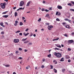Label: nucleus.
Listing matches in <instances>:
<instances>
[{
	"mask_svg": "<svg viewBox=\"0 0 74 74\" xmlns=\"http://www.w3.org/2000/svg\"><path fill=\"white\" fill-rule=\"evenodd\" d=\"M68 21H69V22H71V20H68Z\"/></svg>",
	"mask_w": 74,
	"mask_h": 74,
	"instance_id": "e2e57ef3",
	"label": "nucleus"
},
{
	"mask_svg": "<svg viewBox=\"0 0 74 74\" xmlns=\"http://www.w3.org/2000/svg\"><path fill=\"white\" fill-rule=\"evenodd\" d=\"M10 56H14V55H13V53H12L10 54L9 55Z\"/></svg>",
	"mask_w": 74,
	"mask_h": 74,
	"instance_id": "4be33fe9",
	"label": "nucleus"
},
{
	"mask_svg": "<svg viewBox=\"0 0 74 74\" xmlns=\"http://www.w3.org/2000/svg\"><path fill=\"white\" fill-rule=\"evenodd\" d=\"M41 68H44V66L42 65L41 66Z\"/></svg>",
	"mask_w": 74,
	"mask_h": 74,
	"instance_id": "6e6d98bb",
	"label": "nucleus"
},
{
	"mask_svg": "<svg viewBox=\"0 0 74 74\" xmlns=\"http://www.w3.org/2000/svg\"><path fill=\"white\" fill-rule=\"evenodd\" d=\"M30 1H29V2H28L27 3V4L26 5V6H27L28 7H29V4H30Z\"/></svg>",
	"mask_w": 74,
	"mask_h": 74,
	"instance_id": "f8f14e48",
	"label": "nucleus"
},
{
	"mask_svg": "<svg viewBox=\"0 0 74 74\" xmlns=\"http://www.w3.org/2000/svg\"><path fill=\"white\" fill-rule=\"evenodd\" d=\"M66 24L67 23H62L63 25H64V26H65L66 28H67V29H71V27H70V25H69Z\"/></svg>",
	"mask_w": 74,
	"mask_h": 74,
	"instance_id": "f257e3e1",
	"label": "nucleus"
},
{
	"mask_svg": "<svg viewBox=\"0 0 74 74\" xmlns=\"http://www.w3.org/2000/svg\"><path fill=\"white\" fill-rule=\"evenodd\" d=\"M54 55L56 56V57L57 58H61V57L62 56V54H61L59 53H57L56 52L54 53Z\"/></svg>",
	"mask_w": 74,
	"mask_h": 74,
	"instance_id": "f03ea898",
	"label": "nucleus"
},
{
	"mask_svg": "<svg viewBox=\"0 0 74 74\" xmlns=\"http://www.w3.org/2000/svg\"><path fill=\"white\" fill-rule=\"evenodd\" d=\"M7 12V11L3 12L2 13V14H6Z\"/></svg>",
	"mask_w": 74,
	"mask_h": 74,
	"instance_id": "c756f323",
	"label": "nucleus"
},
{
	"mask_svg": "<svg viewBox=\"0 0 74 74\" xmlns=\"http://www.w3.org/2000/svg\"><path fill=\"white\" fill-rule=\"evenodd\" d=\"M65 21H69V19H67V18H65Z\"/></svg>",
	"mask_w": 74,
	"mask_h": 74,
	"instance_id": "79ce46f5",
	"label": "nucleus"
},
{
	"mask_svg": "<svg viewBox=\"0 0 74 74\" xmlns=\"http://www.w3.org/2000/svg\"><path fill=\"white\" fill-rule=\"evenodd\" d=\"M13 74H16V73H15V72H14L13 73Z\"/></svg>",
	"mask_w": 74,
	"mask_h": 74,
	"instance_id": "774afa93",
	"label": "nucleus"
},
{
	"mask_svg": "<svg viewBox=\"0 0 74 74\" xmlns=\"http://www.w3.org/2000/svg\"><path fill=\"white\" fill-rule=\"evenodd\" d=\"M70 11H73V12H74V9H70Z\"/></svg>",
	"mask_w": 74,
	"mask_h": 74,
	"instance_id": "cd10ccee",
	"label": "nucleus"
},
{
	"mask_svg": "<svg viewBox=\"0 0 74 74\" xmlns=\"http://www.w3.org/2000/svg\"><path fill=\"white\" fill-rule=\"evenodd\" d=\"M16 7H14L13 8V10H15V9H16Z\"/></svg>",
	"mask_w": 74,
	"mask_h": 74,
	"instance_id": "603ef678",
	"label": "nucleus"
},
{
	"mask_svg": "<svg viewBox=\"0 0 74 74\" xmlns=\"http://www.w3.org/2000/svg\"><path fill=\"white\" fill-rule=\"evenodd\" d=\"M53 63H55V64H56L58 63V62L56 61V60H53Z\"/></svg>",
	"mask_w": 74,
	"mask_h": 74,
	"instance_id": "6ab92c4d",
	"label": "nucleus"
},
{
	"mask_svg": "<svg viewBox=\"0 0 74 74\" xmlns=\"http://www.w3.org/2000/svg\"><path fill=\"white\" fill-rule=\"evenodd\" d=\"M5 3H1V5L2 8L4 9L5 8Z\"/></svg>",
	"mask_w": 74,
	"mask_h": 74,
	"instance_id": "7ed1b4c3",
	"label": "nucleus"
},
{
	"mask_svg": "<svg viewBox=\"0 0 74 74\" xmlns=\"http://www.w3.org/2000/svg\"><path fill=\"white\" fill-rule=\"evenodd\" d=\"M0 24L1 26H2V27H5V26L3 25H4V23H1Z\"/></svg>",
	"mask_w": 74,
	"mask_h": 74,
	"instance_id": "9d476101",
	"label": "nucleus"
},
{
	"mask_svg": "<svg viewBox=\"0 0 74 74\" xmlns=\"http://www.w3.org/2000/svg\"><path fill=\"white\" fill-rule=\"evenodd\" d=\"M29 42V40H27V41H25L24 42V44H27V43H28V42Z\"/></svg>",
	"mask_w": 74,
	"mask_h": 74,
	"instance_id": "aec40b11",
	"label": "nucleus"
},
{
	"mask_svg": "<svg viewBox=\"0 0 74 74\" xmlns=\"http://www.w3.org/2000/svg\"><path fill=\"white\" fill-rule=\"evenodd\" d=\"M59 38H58L56 39H53V41H57V40H59Z\"/></svg>",
	"mask_w": 74,
	"mask_h": 74,
	"instance_id": "f3484780",
	"label": "nucleus"
},
{
	"mask_svg": "<svg viewBox=\"0 0 74 74\" xmlns=\"http://www.w3.org/2000/svg\"><path fill=\"white\" fill-rule=\"evenodd\" d=\"M28 34H29V33H27L26 34H25V36H27V35Z\"/></svg>",
	"mask_w": 74,
	"mask_h": 74,
	"instance_id": "72a5a7b5",
	"label": "nucleus"
},
{
	"mask_svg": "<svg viewBox=\"0 0 74 74\" xmlns=\"http://www.w3.org/2000/svg\"><path fill=\"white\" fill-rule=\"evenodd\" d=\"M68 51H71V49H70V48H68Z\"/></svg>",
	"mask_w": 74,
	"mask_h": 74,
	"instance_id": "a19ab883",
	"label": "nucleus"
},
{
	"mask_svg": "<svg viewBox=\"0 0 74 74\" xmlns=\"http://www.w3.org/2000/svg\"><path fill=\"white\" fill-rule=\"evenodd\" d=\"M42 61L43 62H45V59H43L42 60Z\"/></svg>",
	"mask_w": 74,
	"mask_h": 74,
	"instance_id": "13d9d810",
	"label": "nucleus"
},
{
	"mask_svg": "<svg viewBox=\"0 0 74 74\" xmlns=\"http://www.w3.org/2000/svg\"><path fill=\"white\" fill-rule=\"evenodd\" d=\"M56 45L57 47H58L59 48H62V47L60 45Z\"/></svg>",
	"mask_w": 74,
	"mask_h": 74,
	"instance_id": "ddd939ff",
	"label": "nucleus"
},
{
	"mask_svg": "<svg viewBox=\"0 0 74 74\" xmlns=\"http://www.w3.org/2000/svg\"><path fill=\"white\" fill-rule=\"evenodd\" d=\"M64 58H62L61 59V60H60V62H63L64 61Z\"/></svg>",
	"mask_w": 74,
	"mask_h": 74,
	"instance_id": "dca6fc26",
	"label": "nucleus"
},
{
	"mask_svg": "<svg viewBox=\"0 0 74 74\" xmlns=\"http://www.w3.org/2000/svg\"><path fill=\"white\" fill-rule=\"evenodd\" d=\"M58 14H59V12H57L56 14V15H58Z\"/></svg>",
	"mask_w": 74,
	"mask_h": 74,
	"instance_id": "c9c22d12",
	"label": "nucleus"
},
{
	"mask_svg": "<svg viewBox=\"0 0 74 74\" xmlns=\"http://www.w3.org/2000/svg\"><path fill=\"white\" fill-rule=\"evenodd\" d=\"M68 62H69V63H70V62H71V60H68Z\"/></svg>",
	"mask_w": 74,
	"mask_h": 74,
	"instance_id": "864d4df0",
	"label": "nucleus"
},
{
	"mask_svg": "<svg viewBox=\"0 0 74 74\" xmlns=\"http://www.w3.org/2000/svg\"><path fill=\"white\" fill-rule=\"evenodd\" d=\"M64 36H65V37H67V36H68L66 34H65L64 35Z\"/></svg>",
	"mask_w": 74,
	"mask_h": 74,
	"instance_id": "4d7b16f0",
	"label": "nucleus"
},
{
	"mask_svg": "<svg viewBox=\"0 0 74 74\" xmlns=\"http://www.w3.org/2000/svg\"><path fill=\"white\" fill-rule=\"evenodd\" d=\"M33 36H34V37H36V34H34L33 35Z\"/></svg>",
	"mask_w": 74,
	"mask_h": 74,
	"instance_id": "680f3d73",
	"label": "nucleus"
},
{
	"mask_svg": "<svg viewBox=\"0 0 74 74\" xmlns=\"http://www.w3.org/2000/svg\"><path fill=\"white\" fill-rule=\"evenodd\" d=\"M24 8H25V7H24L23 8H19L18 9H17L16 10V11H19V10H24Z\"/></svg>",
	"mask_w": 74,
	"mask_h": 74,
	"instance_id": "1a4fd4ad",
	"label": "nucleus"
},
{
	"mask_svg": "<svg viewBox=\"0 0 74 74\" xmlns=\"http://www.w3.org/2000/svg\"><path fill=\"white\" fill-rule=\"evenodd\" d=\"M18 53H19V52L18 51H16L15 52V53H16V54Z\"/></svg>",
	"mask_w": 74,
	"mask_h": 74,
	"instance_id": "49530a36",
	"label": "nucleus"
},
{
	"mask_svg": "<svg viewBox=\"0 0 74 74\" xmlns=\"http://www.w3.org/2000/svg\"><path fill=\"white\" fill-rule=\"evenodd\" d=\"M29 30V28H27L25 30V32H27Z\"/></svg>",
	"mask_w": 74,
	"mask_h": 74,
	"instance_id": "de8ad7c7",
	"label": "nucleus"
},
{
	"mask_svg": "<svg viewBox=\"0 0 74 74\" xmlns=\"http://www.w3.org/2000/svg\"><path fill=\"white\" fill-rule=\"evenodd\" d=\"M71 3H72V4H73V5L74 4V2L72 1H71Z\"/></svg>",
	"mask_w": 74,
	"mask_h": 74,
	"instance_id": "5fc2aeb1",
	"label": "nucleus"
},
{
	"mask_svg": "<svg viewBox=\"0 0 74 74\" xmlns=\"http://www.w3.org/2000/svg\"><path fill=\"white\" fill-rule=\"evenodd\" d=\"M56 21H60V19L58 18H57L56 19Z\"/></svg>",
	"mask_w": 74,
	"mask_h": 74,
	"instance_id": "473e14b6",
	"label": "nucleus"
},
{
	"mask_svg": "<svg viewBox=\"0 0 74 74\" xmlns=\"http://www.w3.org/2000/svg\"><path fill=\"white\" fill-rule=\"evenodd\" d=\"M57 8L58 9H59L60 10H62V6H59V5L57 6Z\"/></svg>",
	"mask_w": 74,
	"mask_h": 74,
	"instance_id": "6e6552de",
	"label": "nucleus"
},
{
	"mask_svg": "<svg viewBox=\"0 0 74 74\" xmlns=\"http://www.w3.org/2000/svg\"><path fill=\"white\" fill-rule=\"evenodd\" d=\"M47 56L48 58H51V54H50L49 55H48Z\"/></svg>",
	"mask_w": 74,
	"mask_h": 74,
	"instance_id": "b1692460",
	"label": "nucleus"
},
{
	"mask_svg": "<svg viewBox=\"0 0 74 74\" xmlns=\"http://www.w3.org/2000/svg\"><path fill=\"white\" fill-rule=\"evenodd\" d=\"M23 4H24V2L23 1H21L19 5L20 7H22V6Z\"/></svg>",
	"mask_w": 74,
	"mask_h": 74,
	"instance_id": "423d86ee",
	"label": "nucleus"
},
{
	"mask_svg": "<svg viewBox=\"0 0 74 74\" xmlns=\"http://www.w3.org/2000/svg\"><path fill=\"white\" fill-rule=\"evenodd\" d=\"M71 34H72V35H73V34H74V32H72Z\"/></svg>",
	"mask_w": 74,
	"mask_h": 74,
	"instance_id": "338daca9",
	"label": "nucleus"
},
{
	"mask_svg": "<svg viewBox=\"0 0 74 74\" xmlns=\"http://www.w3.org/2000/svg\"><path fill=\"white\" fill-rule=\"evenodd\" d=\"M49 10H52V8H50L49 9Z\"/></svg>",
	"mask_w": 74,
	"mask_h": 74,
	"instance_id": "0e129e2a",
	"label": "nucleus"
},
{
	"mask_svg": "<svg viewBox=\"0 0 74 74\" xmlns=\"http://www.w3.org/2000/svg\"><path fill=\"white\" fill-rule=\"evenodd\" d=\"M41 10L42 11H44L45 10V9H44V8H42V9Z\"/></svg>",
	"mask_w": 74,
	"mask_h": 74,
	"instance_id": "3c124183",
	"label": "nucleus"
},
{
	"mask_svg": "<svg viewBox=\"0 0 74 74\" xmlns=\"http://www.w3.org/2000/svg\"><path fill=\"white\" fill-rule=\"evenodd\" d=\"M64 71H65V69H64L62 70V73H64Z\"/></svg>",
	"mask_w": 74,
	"mask_h": 74,
	"instance_id": "5701e85b",
	"label": "nucleus"
},
{
	"mask_svg": "<svg viewBox=\"0 0 74 74\" xmlns=\"http://www.w3.org/2000/svg\"><path fill=\"white\" fill-rule=\"evenodd\" d=\"M67 42L68 44H71V43L74 42V41L73 40H69Z\"/></svg>",
	"mask_w": 74,
	"mask_h": 74,
	"instance_id": "39448f33",
	"label": "nucleus"
},
{
	"mask_svg": "<svg viewBox=\"0 0 74 74\" xmlns=\"http://www.w3.org/2000/svg\"><path fill=\"white\" fill-rule=\"evenodd\" d=\"M54 49H55V50H59V49H59V48H57L56 47Z\"/></svg>",
	"mask_w": 74,
	"mask_h": 74,
	"instance_id": "7c9ffc66",
	"label": "nucleus"
},
{
	"mask_svg": "<svg viewBox=\"0 0 74 74\" xmlns=\"http://www.w3.org/2000/svg\"><path fill=\"white\" fill-rule=\"evenodd\" d=\"M45 16L46 17H48V16H49V14H47Z\"/></svg>",
	"mask_w": 74,
	"mask_h": 74,
	"instance_id": "37998d69",
	"label": "nucleus"
},
{
	"mask_svg": "<svg viewBox=\"0 0 74 74\" xmlns=\"http://www.w3.org/2000/svg\"><path fill=\"white\" fill-rule=\"evenodd\" d=\"M45 11L46 12H49V10H47V9H46V10H45Z\"/></svg>",
	"mask_w": 74,
	"mask_h": 74,
	"instance_id": "e433bc0d",
	"label": "nucleus"
},
{
	"mask_svg": "<svg viewBox=\"0 0 74 74\" xmlns=\"http://www.w3.org/2000/svg\"><path fill=\"white\" fill-rule=\"evenodd\" d=\"M18 49L19 51H22V49L21 48H20Z\"/></svg>",
	"mask_w": 74,
	"mask_h": 74,
	"instance_id": "58836bf2",
	"label": "nucleus"
},
{
	"mask_svg": "<svg viewBox=\"0 0 74 74\" xmlns=\"http://www.w3.org/2000/svg\"><path fill=\"white\" fill-rule=\"evenodd\" d=\"M19 35L20 36H22V33H20L19 34Z\"/></svg>",
	"mask_w": 74,
	"mask_h": 74,
	"instance_id": "09e8293b",
	"label": "nucleus"
},
{
	"mask_svg": "<svg viewBox=\"0 0 74 74\" xmlns=\"http://www.w3.org/2000/svg\"><path fill=\"white\" fill-rule=\"evenodd\" d=\"M14 15H15V16H17L18 15V13H17V12H15Z\"/></svg>",
	"mask_w": 74,
	"mask_h": 74,
	"instance_id": "393cba45",
	"label": "nucleus"
},
{
	"mask_svg": "<svg viewBox=\"0 0 74 74\" xmlns=\"http://www.w3.org/2000/svg\"><path fill=\"white\" fill-rule=\"evenodd\" d=\"M24 51L25 52H27V50L25 49Z\"/></svg>",
	"mask_w": 74,
	"mask_h": 74,
	"instance_id": "69168bd1",
	"label": "nucleus"
},
{
	"mask_svg": "<svg viewBox=\"0 0 74 74\" xmlns=\"http://www.w3.org/2000/svg\"><path fill=\"white\" fill-rule=\"evenodd\" d=\"M61 15V13H59L58 14V16H60Z\"/></svg>",
	"mask_w": 74,
	"mask_h": 74,
	"instance_id": "8fccbe9b",
	"label": "nucleus"
},
{
	"mask_svg": "<svg viewBox=\"0 0 74 74\" xmlns=\"http://www.w3.org/2000/svg\"><path fill=\"white\" fill-rule=\"evenodd\" d=\"M27 38H26L25 39H23L22 40V41H26V40H27Z\"/></svg>",
	"mask_w": 74,
	"mask_h": 74,
	"instance_id": "412c9836",
	"label": "nucleus"
},
{
	"mask_svg": "<svg viewBox=\"0 0 74 74\" xmlns=\"http://www.w3.org/2000/svg\"><path fill=\"white\" fill-rule=\"evenodd\" d=\"M50 67H51V68L50 69H53V66L51 65Z\"/></svg>",
	"mask_w": 74,
	"mask_h": 74,
	"instance_id": "bb28decb",
	"label": "nucleus"
},
{
	"mask_svg": "<svg viewBox=\"0 0 74 74\" xmlns=\"http://www.w3.org/2000/svg\"><path fill=\"white\" fill-rule=\"evenodd\" d=\"M32 45V43H29L27 44V46H29V45Z\"/></svg>",
	"mask_w": 74,
	"mask_h": 74,
	"instance_id": "2eb2a0df",
	"label": "nucleus"
},
{
	"mask_svg": "<svg viewBox=\"0 0 74 74\" xmlns=\"http://www.w3.org/2000/svg\"><path fill=\"white\" fill-rule=\"evenodd\" d=\"M8 15H3L2 16V17H4V18H8Z\"/></svg>",
	"mask_w": 74,
	"mask_h": 74,
	"instance_id": "9b49d317",
	"label": "nucleus"
},
{
	"mask_svg": "<svg viewBox=\"0 0 74 74\" xmlns=\"http://www.w3.org/2000/svg\"><path fill=\"white\" fill-rule=\"evenodd\" d=\"M18 59H22V58H21V57H19V58H18Z\"/></svg>",
	"mask_w": 74,
	"mask_h": 74,
	"instance_id": "052dcab7",
	"label": "nucleus"
},
{
	"mask_svg": "<svg viewBox=\"0 0 74 74\" xmlns=\"http://www.w3.org/2000/svg\"><path fill=\"white\" fill-rule=\"evenodd\" d=\"M53 27L52 25L49 26L48 27V29L49 30H51L52 28H53Z\"/></svg>",
	"mask_w": 74,
	"mask_h": 74,
	"instance_id": "20e7f679",
	"label": "nucleus"
},
{
	"mask_svg": "<svg viewBox=\"0 0 74 74\" xmlns=\"http://www.w3.org/2000/svg\"><path fill=\"white\" fill-rule=\"evenodd\" d=\"M45 25H48V26H49V23H46Z\"/></svg>",
	"mask_w": 74,
	"mask_h": 74,
	"instance_id": "ea45409f",
	"label": "nucleus"
},
{
	"mask_svg": "<svg viewBox=\"0 0 74 74\" xmlns=\"http://www.w3.org/2000/svg\"><path fill=\"white\" fill-rule=\"evenodd\" d=\"M19 32H21V31H18L16 32V33H19Z\"/></svg>",
	"mask_w": 74,
	"mask_h": 74,
	"instance_id": "f704fd0d",
	"label": "nucleus"
},
{
	"mask_svg": "<svg viewBox=\"0 0 74 74\" xmlns=\"http://www.w3.org/2000/svg\"><path fill=\"white\" fill-rule=\"evenodd\" d=\"M41 21V18H39V20H38V22H40Z\"/></svg>",
	"mask_w": 74,
	"mask_h": 74,
	"instance_id": "2f4dec72",
	"label": "nucleus"
},
{
	"mask_svg": "<svg viewBox=\"0 0 74 74\" xmlns=\"http://www.w3.org/2000/svg\"><path fill=\"white\" fill-rule=\"evenodd\" d=\"M5 67H9L10 66V65H6L5 66Z\"/></svg>",
	"mask_w": 74,
	"mask_h": 74,
	"instance_id": "4c0bfd02",
	"label": "nucleus"
},
{
	"mask_svg": "<svg viewBox=\"0 0 74 74\" xmlns=\"http://www.w3.org/2000/svg\"><path fill=\"white\" fill-rule=\"evenodd\" d=\"M71 5H72V4L70 3H68V5H69V6H71Z\"/></svg>",
	"mask_w": 74,
	"mask_h": 74,
	"instance_id": "c85d7f7f",
	"label": "nucleus"
},
{
	"mask_svg": "<svg viewBox=\"0 0 74 74\" xmlns=\"http://www.w3.org/2000/svg\"><path fill=\"white\" fill-rule=\"evenodd\" d=\"M1 34H4V32H1Z\"/></svg>",
	"mask_w": 74,
	"mask_h": 74,
	"instance_id": "a18cd8bd",
	"label": "nucleus"
},
{
	"mask_svg": "<svg viewBox=\"0 0 74 74\" xmlns=\"http://www.w3.org/2000/svg\"><path fill=\"white\" fill-rule=\"evenodd\" d=\"M19 41V39H15L14 40V42H15L16 43H17V42H18Z\"/></svg>",
	"mask_w": 74,
	"mask_h": 74,
	"instance_id": "0eeeda50",
	"label": "nucleus"
},
{
	"mask_svg": "<svg viewBox=\"0 0 74 74\" xmlns=\"http://www.w3.org/2000/svg\"><path fill=\"white\" fill-rule=\"evenodd\" d=\"M18 23V21H15V23L17 24V23Z\"/></svg>",
	"mask_w": 74,
	"mask_h": 74,
	"instance_id": "c03bdc74",
	"label": "nucleus"
},
{
	"mask_svg": "<svg viewBox=\"0 0 74 74\" xmlns=\"http://www.w3.org/2000/svg\"><path fill=\"white\" fill-rule=\"evenodd\" d=\"M53 70H54V72L55 73H57V70H56V69H53Z\"/></svg>",
	"mask_w": 74,
	"mask_h": 74,
	"instance_id": "a211bd4d",
	"label": "nucleus"
},
{
	"mask_svg": "<svg viewBox=\"0 0 74 74\" xmlns=\"http://www.w3.org/2000/svg\"><path fill=\"white\" fill-rule=\"evenodd\" d=\"M66 59H69V58H70V57L69 56H68V55H66L65 56Z\"/></svg>",
	"mask_w": 74,
	"mask_h": 74,
	"instance_id": "4468645a",
	"label": "nucleus"
},
{
	"mask_svg": "<svg viewBox=\"0 0 74 74\" xmlns=\"http://www.w3.org/2000/svg\"><path fill=\"white\" fill-rule=\"evenodd\" d=\"M42 3H45V1H43L42 2Z\"/></svg>",
	"mask_w": 74,
	"mask_h": 74,
	"instance_id": "bf43d9fd",
	"label": "nucleus"
},
{
	"mask_svg": "<svg viewBox=\"0 0 74 74\" xmlns=\"http://www.w3.org/2000/svg\"><path fill=\"white\" fill-rule=\"evenodd\" d=\"M23 23H22V22H20V26H22L23 25Z\"/></svg>",
	"mask_w": 74,
	"mask_h": 74,
	"instance_id": "a878e982",
	"label": "nucleus"
}]
</instances>
